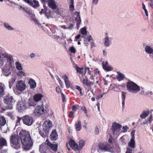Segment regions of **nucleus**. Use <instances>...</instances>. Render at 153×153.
I'll use <instances>...</instances> for the list:
<instances>
[{
	"label": "nucleus",
	"mask_w": 153,
	"mask_h": 153,
	"mask_svg": "<svg viewBox=\"0 0 153 153\" xmlns=\"http://www.w3.org/2000/svg\"><path fill=\"white\" fill-rule=\"evenodd\" d=\"M74 112L73 111H71L69 113V117L70 118H72L74 117L73 114H74Z\"/></svg>",
	"instance_id": "obj_61"
},
{
	"label": "nucleus",
	"mask_w": 153,
	"mask_h": 153,
	"mask_svg": "<svg viewBox=\"0 0 153 153\" xmlns=\"http://www.w3.org/2000/svg\"><path fill=\"white\" fill-rule=\"evenodd\" d=\"M75 15L76 16V17L75 18V20L77 22L76 25L77 26V29H78L80 27L79 25L81 24V19L79 12H76L75 13Z\"/></svg>",
	"instance_id": "obj_15"
},
{
	"label": "nucleus",
	"mask_w": 153,
	"mask_h": 153,
	"mask_svg": "<svg viewBox=\"0 0 153 153\" xmlns=\"http://www.w3.org/2000/svg\"><path fill=\"white\" fill-rule=\"evenodd\" d=\"M6 123V121L4 117L2 116H0V126H3Z\"/></svg>",
	"instance_id": "obj_31"
},
{
	"label": "nucleus",
	"mask_w": 153,
	"mask_h": 153,
	"mask_svg": "<svg viewBox=\"0 0 153 153\" xmlns=\"http://www.w3.org/2000/svg\"><path fill=\"white\" fill-rule=\"evenodd\" d=\"M63 77L64 78V80L66 87L67 88H69L71 84L68 80V77L66 75L63 76Z\"/></svg>",
	"instance_id": "obj_29"
},
{
	"label": "nucleus",
	"mask_w": 153,
	"mask_h": 153,
	"mask_svg": "<svg viewBox=\"0 0 153 153\" xmlns=\"http://www.w3.org/2000/svg\"><path fill=\"white\" fill-rule=\"evenodd\" d=\"M114 140L112 137L110 135L108 140V143L107 142L100 143L98 146L100 149L105 152H111L113 146V141Z\"/></svg>",
	"instance_id": "obj_1"
},
{
	"label": "nucleus",
	"mask_w": 153,
	"mask_h": 153,
	"mask_svg": "<svg viewBox=\"0 0 153 153\" xmlns=\"http://www.w3.org/2000/svg\"><path fill=\"white\" fill-rule=\"evenodd\" d=\"M3 102L7 106L3 111L6 110H11L13 108V105L15 102V100L13 97L8 94L4 96L3 98Z\"/></svg>",
	"instance_id": "obj_3"
},
{
	"label": "nucleus",
	"mask_w": 153,
	"mask_h": 153,
	"mask_svg": "<svg viewBox=\"0 0 153 153\" xmlns=\"http://www.w3.org/2000/svg\"><path fill=\"white\" fill-rule=\"evenodd\" d=\"M19 134H30V132L26 131L25 130H22L19 132Z\"/></svg>",
	"instance_id": "obj_52"
},
{
	"label": "nucleus",
	"mask_w": 153,
	"mask_h": 153,
	"mask_svg": "<svg viewBox=\"0 0 153 153\" xmlns=\"http://www.w3.org/2000/svg\"><path fill=\"white\" fill-rule=\"evenodd\" d=\"M129 129V127L127 126H122L119 132V133H126L127 132Z\"/></svg>",
	"instance_id": "obj_25"
},
{
	"label": "nucleus",
	"mask_w": 153,
	"mask_h": 153,
	"mask_svg": "<svg viewBox=\"0 0 153 153\" xmlns=\"http://www.w3.org/2000/svg\"><path fill=\"white\" fill-rule=\"evenodd\" d=\"M99 0H93L92 3L93 4H97Z\"/></svg>",
	"instance_id": "obj_64"
},
{
	"label": "nucleus",
	"mask_w": 153,
	"mask_h": 153,
	"mask_svg": "<svg viewBox=\"0 0 153 153\" xmlns=\"http://www.w3.org/2000/svg\"><path fill=\"white\" fill-rule=\"evenodd\" d=\"M153 120L152 115V114H151L149 118L148 121L150 123H151Z\"/></svg>",
	"instance_id": "obj_60"
},
{
	"label": "nucleus",
	"mask_w": 153,
	"mask_h": 153,
	"mask_svg": "<svg viewBox=\"0 0 153 153\" xmlns=\"http://www.w3.org/2000/svg\"><path fill=\"white\" fill-rule=\"evenodd\" d=\"M149 111L148 110H144L140 115V117L143 119L145 118L149 114Z\"/></svg>",
	"instance_id": "obj_19"
},
{
	"label": "nucleus",
	"mask_w": 153,
	"mask_h": 153,
	"mask_svg": "<svg viewBox=\"0 0 153 153\" xmlns=\"http://www.w3.org/2000/svg\"><path fill=\"white\" fill-rule=\"evenodd\" d=\"M16 79V77L15 75H13L12 77L10 79L9 82L14 84Z\"/></svg>",
	"instance_id": "obj_40"
},
{
	"label": "nucleus",
	"mask_w": 153,
	"mask_h": 153,
	"mask_svg": "<svg viewBox=\"0 0 153 153\" xmlns=\"http://www.w3.org/2000/svg\"><path fill=\"white\" fill-rule=\"evenodd\" d=\"M15 64L16 68L17 70H21L22 69L21 64L19 62H16Z\"/></svg>",
	"instance_id": "obj_36"
},
{
	"label": "nucleus",
	"mask_w": 153,
	"mask_h": 153,
	"mask_svg": "<svg viewBox=\"0 0 153 153\" xmlns=\"http://www.w3.org/2000/svg\"><path fill=\"white\" fill-rule=\"evenodd\" d=\"M134 134H131V138L128 142V144L131 148L134 149L135 148V141Z\"/></svg>",
	"instance_id": "obj_14"
},
{
	"label": "nucleus",
	"mask_w": 153,
	"mask_h": 153,
	"mask_svg": "<svg viewBox=\"0 0 153 153\" xmlns=\"http://www.w3.org/2000/svg\"><path fill=\"white\" fill-rule=\"evenodd\" d=\"M75 128L77 131H80L82 128V125L81 122L78 121L75 124Z\"/></svg>",
	"instance_id": "obj_23"
},
{
	"label": "nucleus",
	"mask_w": 153,
	"mask_h": 153,
	"mask_svg": "<svg viewBox=\"0 0 153 153\" xmlns=\"http://www.w3.org/2000/svg\"><path fill=\"white\" fill-rule=\"evenodd\" d=\"M69 145L71 147L73 146L75 143V142L74 140L72 139H70L68 142Z\"/></svg>",
	"instance_id": "obj_48"
},
{
	"label": "nucleus",
	"mask_w": 153,
	"mask_h": 153,
	"mask_svg": "<svg viewBox=\"0 0 153 153\" xmlns=\"http://www.w3.org/2000/svg\"><path fill=\"white\" fill-rule=\"evenodd\" d=\"M70 10L73 11L74 10V0H70Z\"/></svg>",
	"instance_id": "obj_41"
},
{
	"label": "nucleus",
	"mask_w": 153,
	"mask_h": 153,
	"mask_svg": "<svg viewBox=\"0 0 153 153\" xmlns=\"http://www.w3.org/2000/svg\"><path fill=\"white\" fill-rule=\"evenodd\" d=\"M21 135V143L25 147V149H30L32 146L33 142L30 134H19Z\"/></svg>",
	"instance_id": "obj_2"
},
{
	"label": "nucleus",
	"mask_w": 153,
	"mask_h": 153,
	"mask_svg": "<svg viewBox=\"0 0 153 153\" xmlns=\"http://www.w3.org/2000/svg\"><path fill=\"white\" fill-rule=\"evenodd\" d=\"M52 127V122L49 120H47L45 121L42 125L43 130L44 133L48 134L50 129Z\"/></svg>",
	"instance_id": "obj_6"
},
{
	"label": "nucleus",
	"mask_w": 153,
	"mask_h": 153,
	"mask_svg": "<svg viewBox=\"0 0 153 153\" xmlns=\"http://www.w3.org/2000/svg\"><path fill=\"white\" fill-rule=\"evenodd\" d=\"M43 97L42 94H35L33 97L34 101L36 102L39 101Z\"/></svg>",
	"instance_id": "obj_21"
},
{
	"label": "nucleus",
	"mask_w": 153,
	"mask_h": 153,
	"mask_svg": "<svg viewBox=\"0 0 153 153\" xmlns=\"http://www.w3.org/2000/svg\"><path fill=\"white\" fill-rule=\"evenodd\" d=\"M74 26V24H72L71 23H70L69 24V26L68 27H67V29H69V30H72L73 28V27Z\"/></svg>",
	"instance_id": "obj_59"
},
{
	"label": "nucleus",
	"mask_w": 153,
	"mask_h": 153,
	"mask_svg": "<svg viewBox=\"0 0 153 153\" xmlns=\"http://www.w3.org/2000/svg\"><path fill=\"white\" fill-rule=\"evenodd\" d=\"M45 109L43 105H38L34 110V113L37 115H41L44 113Z\"/></svg>",
	"instance_id": "obj_12"
},
{
	"label": "nucleus",
	"mask_w": 153,
	"mask_h": 153,
	"mask_svg": "<svg viewBox=\"0 0 153 153\" xmlns=\"http://www.w3.org/2000/svg\"><path fill=\"white\" fill-rule=\"evenodd\" d=\"M121 125L114 122L112 123L110 129L113 134L119 133L120 128H121Z\"/></svg>",
	"instance_id": "obj_7"
},
{
	"label": "nucleus",
	"mask_w": 153,
	"mask_h": 153,
	"mask_svg": "<svg viewBox=\"0 0 153 153\" xmlns=\"http://www.w3.org/2000/svg\"><path fill=\"white\" fill-rule=\"evenodd\" d=\"M30 6L34 8H36L39 6V2L36 0H33L32 1Z\"/></svg>",
	"instance_id": "obj_24"
},
{
	"label": "nucleus",
	"mask_w": 153,
	"mask_h": 153,
	"mask_svg": "<svg viewBox=\"0 0 153 153\" xmlns=\"http://www.w3.org/2000/svg\"><path fill=\"white\" fill-rule=\"evenodd\" d=\"M27 108L25 103L23 101L19 102L17 105V108L19 111L20 112H22Z\"/></svg>",
	"instance_id": "obj_11"
},
{
	"label": "nucleus",
	"mask_w": 153,
	"mask_h": 153,
	"mask_svg": "<svg viewBox=\"0 0 153 153\" xmlns=\"http://www.w3.org/2000/svg\"><path fill=\"white\" fill-rule=\"evenodd\" d=\"M4 93V88L2 86H0V97L3 95Z\"/></svg>",
	"instance_id": "obj_51"
},
{
	"label": "nucleus",
	"mask_w": 153,
	"mask_h": 153,
	"mask_svg": "<svg viewBox=\"0 0 153 153\" xmlns=\"http://www.w3.org/2000/svg\"><path fill=\"white\" fill-rule=\"evenodd\" d=\"M85 144V141L83 140H80L79 143V149L81 150L84 146Z\"/></svg>",
	"instance_id": "obj_42"
},
{
	"label": "nucleus",
	"mask_w": 153,
	"mask_h": 153,
	"mask_svg": "<svg viewBox=\"0 0 153 153\" xmlns=\"http://www.w3.org/2000/svg\"><path fill=\"white\" fill-rule=\"evenodd\" d=\"M24 123L27 125L30 126L33 123V119L31 116L25 115L22 117Z\"/></svg>",
	"instance_id": "obj_8"
},
{
	"label": "nucleus",
	"mask_w": 153,
	"mask_h": 153,
	"mask_svg": "<svg viewBox=\"0 0 153 153\" xmlns=\"http://www.w3.org/2000/svg\"><path fill=\"white\" fill-rule=\"evenodd\" d=\"M123 87L121 85H117L113 88L114 91L117 92H120L123 89Z\"/></svg>",
	"instance_id": "obj_32"
},
{
	"label": "nucleus",
	"mask_w": 153,
	"mask_h": 153,
	"mask_svg": "<svg viewBox=\"0 0 153 153\" xmlns=\"http://www.w3.org/2000/svg\"><path fill=\"white\" fill-rule=\"evenodd\" d=\"M28 83L29 84L31 88H34L36 87V83L35 80L33 79H29Z\"/></svg>",
	"instance_id": "obj_26"
},
{
	"label": "nucleus",
	"mask_w": 153,
	"mask_h": 153,
	"mask_svg": "<svg viewBox=\"0 0 153 153\" xmlns=\"http://www.w3.org/2000/svg\"><path fill=\"white\" fill-rule=\"evenodd\" d=\"M43 7L44 9H42L41 10V11H40L39 12V13L41 15L43 13H45V11L46 10L45 9V8H46V6L44 5H43Z\"/></svg>",
	"instance_id": "obj_58"
},
{
	"label": "nucleus",
	"mask_w": 153,
	"mask_h": 153,
	"mask_svg": "<svg viewBox=\"0 0 153 153\" xmlns=\"http://www.w3.org/2000/svg\"><path fill=\"white\" fill-rule=\"evenodd\" d=\"M32 1L31 0H24V2L27 3L30 5V4H31Z\"/></svg>",
	"instance_id": "obj_62"
},
{
	"label": "nucleus",
	"mask_w": 153,
	"mask_h": 153,
	"mask_svg": "<svg viewBox=\"0 0 153 153\" xmlns=\"http://www.w3.org/2000/svg\"><path fill=\"white\" fill-rule=\"evenodd\" d=\"M126 86L127 90L131 93L136 94L140 90V88L137 85L130 80L127 83Z\"/></svg>",
	"instance_id": "obj_4"
},
{
	"label": "nucleus",
	"mask_w": 153,
	"mask_h": 153,
	"mask_svg": "<svg viewBox=\"0 0 153 153\" xmlns=\"http://www.w3.org/2000/svg\"><path fill=\"white\" fill-rule=\"evenodd\" d=\"M17 74L19 76H25V73L22 71H19L17 73Z\"/></svg>",
	"instance_id": "obj_53"
},
{
	"label": "nucleus",
	"mask_w": 153,
	"mask_h": 153,
	"mask_svg": "<svg viewBox=\"0 0 153 153\" xmlns=\"http://www.w3.org/2000/svg\"><path fill=\"white\" fill-rule=\"evenodd\" d=\"M35 17V16H34L33 17H31V19L36 23L38 25L39 27L40 24L39 23V21L37 20V19H36Z\"/></svg>",
	"instance_id": "obj_46"
},
{
	"label": "nucleus",
	"mask_w": 153,
	"mask_h": 153,
	"mask_svg": "<svg viewBox=\"0 0 153 153\" xmlns=\"http://www.w3.org/2000/svg\"><path fill=\"white\" fill-rule=\"evenodd\" d=\"M4 27L7 30H14V29L8 23L4 22Z\"/></svg>",
	"instance_id": "obj_34"
},
{
	"label": "nucleus",
	"mask_w": 153,
	"mask_h": 153,
	"mask_svg": "<svg viewBox=\"0 0 153 153\" xmlns=\"http://www.w3.org/2000/svg\"><path fill=\"white\" fill-rule=\"evenodd\" d=\"M44 144H45V145L46 146L48 147V148L50 147L52 145V144L51 143H50L48 139H47L46 140Z\"/></svg>",
	"instance_id": "obj_47"
},
{
	"label": "nucleus",
	"mask_w": 153,
	"mask_h": 153,
	"mask_svg": "<svg viewBox=\"0 0 153 153\" xmlns=\"http://www.w3.org/2000/svg\"><path fill=\"white\" fill-rule=\"evenodd\" d=\"M80 80L82 81V83L84 84L85 85L88 86H90L95 83L94 82L90 81L89 80H88L86 76L83 77V79L81 78Z\"/></svg>",
	"instance_id": "obj_13"
},
{
	"label": "nucleus",
	"mask_w": 153,
	"mask_h": 153,
	"mask_svg": "<svg viewBox=\"0 0 153 153\" xmlns=\"http://www.w3.org/2000/svg\"><path fill=\"white\" fill-rule=\"evenodd\" d=\"M58 137V134H50V137L52 140H56Z\"/></svg>",
	"instance_id": "obj_44"
},
{
	"label": "nucleus",
	"mask_w": 153,
	"mask_h": 153,
	"mask_svg": "<svg viewBox=\"0 0 153 153\" xmlns=\"http://www.w3.org/2000/svg\"><path fill=\"white\" fill-rule=\"evenodd\" d=\"M126 94V93L124 92H122L121 95V98L122 99V104L124 106L125 104V100Z\"/></svg>",
	"instance_id": "obj_33"
},
{
	"label": "nucleus",
	"mask_w": 153,
	"mask_h": 153,
	"mask_svg": "<svg viewBox=\"0 0 153 153\" xmlns=\"http://www.w3.org/2000/svg\"><path fill=\"white\" fill-rule=\"evenodd\" d=\"M57 31L58 33L56 32V37H55V38L62 39L65 37V36L64 35L63 33L61 31L59 30H57Z\"/></svg>",
	"instance_id": "obj_20"
},
{
	"label": "nucleus",
	"mask_w": 153,
	"mask_h": 153,
	"mask_svg": "<svg viewBox=\"0 0 153 153\" xmlns=\"http://www.w3.org/2000/svg\"><path fill=\"white\" fill-rule=\"evenodd\" d=\"M76 88L79 91L80 94L82 95V89L79 86L77 85L76 87Z\"/></svg>",
	"instance_id": "obj_56"
},
{
	"label": "nucleus",
	"mask_w": 153,
	"mask_h": 153,
	"mask_svg": "<svg viewBox=\"0 0 153 153\" xmlns=\"http://www.w3.org/2000/svg\"><path fill=\"white\" fill-rule=\"evenodd\" d=\"M111 44V38L108 36L105 37L104 40V45L105 47H109Z\"/></svg>",
	"instance_id": "obj_17"
},
{
	"label": "nucleus",
	"mask_w": 153,
	"mask_h": 153,
	"mask_svg": "<svg viewBox=\"0 0 153 153\" xmlns=\"http://www.w3.org/2000/svg\"><path fill=\"white\" fill-rule=\"evenodd\" d=\"M72 149L75 151H79L81 150L79 149V147L78 145L75 143L71 147Z\"/></svg>",
	"instance_id": "obj_39"
},
{
	"label": "nucleus",
	"mask_w": 153,
	"mask_h": 153,
	"mask_svg": "<svg viewBox=\"0 0 153 153\" xmlns=\"http://www.w3.org/2000/svg\"><path fill=\"white\" fill-rule=\"evenodd\" d=\"M76 69L77 72L79 74H82L84 68H80L78 66H76Z\"/></svg>",
	"instance_id": "obj_43"
},
{
	"label": "nucleus",
	"mask_w": 153,
	"mask_h": 153,
	"mask_svg": "<svg viewBox=\"0 0 153 153\" xmlns=\"http://www.w3.org/2000/svg\"><path fill=\"white\" fill-rule=\"evenodd\" d=\"M23 10L30 17L34 16V14L33 13L31 10L25 7V8L23 9Z\"/></svg>",
	"instance_id": "obj_27"
},
{
	"label": "nucleus",
	"mask_w": 153,
	"mask_h": 153,
	"mask_svg": "<svg viewBox=\"0 0 153 153\" xmlns=\"http://www.w3.org/2000/svg\"><path fill=\"white\" fill-rule=\"evenodd\" d=\"M26 87L25 83L22 80L19 81L16 84V88L19 91H22L25 90Z\"/></svg>",
	"instance_id": "obj_9"
},
{
	"label": "nucleus",
	"mask_w": 153,
	"mask_h": 153,
	"mask_svg": "<svg viewBox=\"0 0 153 153\" xmlns=\"http://www.w3.org/2000/svg\"><path fill=\"white\" fill-rule=\"evenodd\" d=\"M54 27L51 30V31L53 34H55L56 33V32L58 33L57 30H58L56 29V27Z\"/></svg>",
	"instance_id": "obj_49"
},
{
	"label": "nucleus",
	"mask_w": 153,
	"mask_h": 153,
	"mask_svg": "<svg viewBox=\"0 0 153 153\" xmlns=\"http://www.w3.org/2000/svg\"><path fill=\"white\" fill-rule=\"evenodd\" d=\"M46 148L48 147L45 145V144L42 143L39 146V150L40 152H44L46 151Z\"/></svg>",
	"instance_id": "obj_30"
},
{
	"label": "nucleus",
	"mask_w": 153,
	"mask_h": 153,
	"mask_svg": "<svg viewBox=\"0 0 153 153\" xmlns=\"http://www.w3.org/2000/svg\"><path fill=\"white\" fill-rule=\"evenodd\" d=\"M7 146L6 140L3 137H0V149L2 146Z\"/></svg>",
	"instance_id": "obj_22"
},
{
	"label": "nucleus",
	"mask_w": 153,
	"mask_h": 153,
	"mask_svg": "<svg viewBox=\"0 0 153 153\" xmlns=\"http://www.w3.org/2000/svg\"><path fill=\"white\" fill-rule=\"evenodd\" d=\"M81 109L85 114H87L88 112L87 111L86 107L85 106H82L81 107Z\"/></svg>",
	"instance_id": "obj_57"
},
{
	"label": "nucleus",
	"mask_w": 153,
	"mask_h": 153,
	"mask_svg": "<svg viewBox=\"0 0 153 153\" xmlns=\"http://www.w3.org/2000/svg\"><path fill=\"white\" fill-rule=\"evenodd\" d=\"M61 95L62 96V101L63 102H65L66 100H65V95L64 94H63V93H62Z\"/></svg>",
	"instance_id": "obj_63"
},
{
	"label": "nucleus",
	"mask_w": 153,
	"mask_h": 153,
	"mask_svg": "<svg viewBox=\"0 0 153 153\" xmlns=\"http://www.w3.org/2000/svg\"><path fill=\"white\" fill-rule=\"evenodd\" d=\"M47 2L48 6L51 9L54 10L57 8L58 4L54 0H48Z\"/></svg>",
	"instance_id": "obj_10"
},
{
	"label": "nucleus",
	"mask_w": 153,
	"mask_h": 153,
	"mask_svg": "<svg viewBox=\"0 0 153 153\" xmlns=\"http://www.w3.org/2000/svg\"><path fill=\"white\" fill-rule=\"evenodd\" d=\"M108 62H106L105 64H104V63L102 64V68L103 69L107 71H111L113 70V68L111 66L109 65H108Z\"/></svg>",
	"instance_id": "obj_18"
},
{
	"label": "nucleus",
	"mask_w": 153,
	"mask_h": 153,
	"mask_svg": "<svg viewBox=\"0 0 153 153\" xmlns=\"http://www.w3.org/2000/svg\"><path fill=\"white\" fill-rule=\"evenodd\" d=\"M117 78L118 81H120L124 79L125 76L123 74L120 72H117Z\"/></svg>",
	"instance_id": "obj_28"
},
{
	"label": "nucleus",
	"mask_w": 153,
	"mask_h": 153,
	"mask_svg": "<svg viewBox=\"0 0 153 153\" xmlns=\"http://www.w3.org/2000/svg\"><path fill=\"white\" fill-rule=\"evenodd\" d=\"M51 149L54 152H56L57 151L58 145L57 144H52V145L50 147Z\"/></svg>",
	"instance_id": "obj_35"
},
{
	"label": "nucleus",
	"mask_w": 153,
	"mask_h": 153,
	"mask_svg": "<svg viewBox=\"0 0 153 153\" xmlns=\"http://www.w3.org/2000/svg\"><path fill=\"white\" fill-rule=\"evenodd\" d=\"M45 16L48 18L51 17V11L49 10H46L45 12Z\"/></svg>",
	"instance_id": "obj_37"
},
{
	"label": "nucleus",
	"mask_w": 153,
	"mask_h": 153,
	"mask_svg": "<svg viewBox=\"0 0 153 153\" xmlns=\"http://www.w3.org/2000/svg\"><path fill=\"white\" fill-rule=\"evenodd\" d=\"M79 107V105H77V106L75 105H73L72 106V109L73 111H75L78 109V108Z\"/></svg>",
	"instance_id": "obj_55"
},
{
	"label": "nucleus",
	"mask_w": 153,
	"mask_h": 153,
	"mask_svg": "<svg viewBox=\"0 0 153 153\" xmlns=\"http://www.w3.org/2000/svg\"><path fill=\"white\" fill-rule=\"evenodd\" d=\"M144 50L147 54H151L153 53V48L150 46L146 45L144 48Z\"/></svg>",
	"instance_id": "obj_16"
},
{
	"label": "nucleus",
	"mask_w": 153,
	"mask_h": 153,
	"mask_svg": "<svg viewBox=\"0 0 153 153\" xmlns=\"http://www.w3.org/2000/svg\"><path fill=\"white\" fill-rule=\"evenodd\" d=\"M85 39L88 42H89L90 41L92 40H93V38H92L91 36L90 35H89L87 37V38Z\"/></svg>",
	"instance_id": "obj_54"
},
{
	"label": "nucleus",
	"mask_w": 153,
	"mask_h": 153,
	"mask_svg": "<svg viewBox=\"0 0 153 153\" xmlns=\"http://www.w3.org/2000/svg\"><path fill=\"white\" fill-rule=\"evenodd\" d=\"M81 33L83 35H86L87 33L86 28V27H84L82 28L80 30Z\"/></svg>",
	"instance_id": "obj_45"
},
{
	"label": "nucleus",
	"mask_w": 153,
	"mask_h": 153,
	"mask_svg": "<svg viewBox=\"0 0 153 153\" xmlns=\"http://www.w3.org/2000/svg\"><path fill=\"white\" fill-rule=\"evenodd\" d=\"M21 135L12 134L10 137V141L15 148H20L21 145Z\"/></svg>",
	"instance_id": "obj_5"
},
{
	"label": "nucleus",
	"mask_w": 153,
	"mask_h": 153,
	"mask_svg": "<svg viewBox=\"0 0 153 153\" xmlns=\"http://www.w3.org/2000/svg\"><path fill=\"white\" fill-rule=\"evenodd\" d=\"M36 102L34 100H33L32 101H29L28 104L29 106H33L35 107L36 105Z\"/></svg>",
	"instance_id": "obj_38"
},
{
	"label": "nucleus",
	"mask_w": 153,
	"mask_h": 153,
	"mask_svg": "<svg viewBox=\"0 0 153 153\" xmlns=\"http://www.w3.org/2000/svg\"><path fill=\"white\" fill-rule=\"evenodd\" d=\"M70 50L71 53H75L76 51L75 48L73 46H72L70 47Z\"/></svg>",
	"instance_id": "obj_50"
}]
</instances>
